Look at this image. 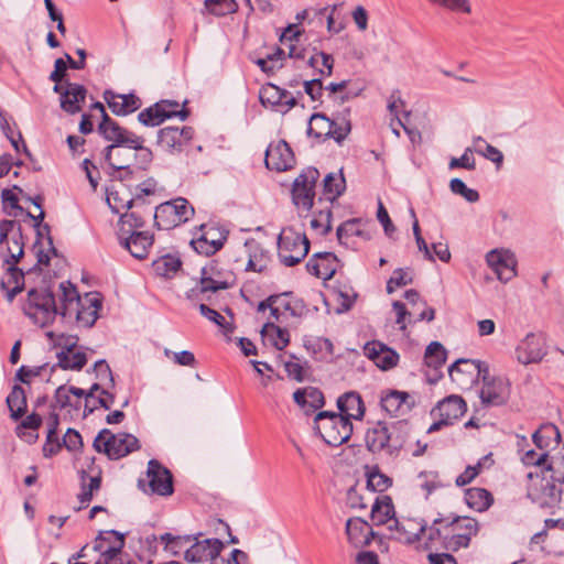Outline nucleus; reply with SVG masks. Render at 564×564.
<instances>
[{
    "mask_svg": "<svg viewBox=\"0 0 564 564\" xmlns=\"http://www.w3.org/2000/svg\"><path fill=\"white\" fill-rule=\"evenodd\" d=\"M147 478L150 491L154 495L167 497L174 491L171 471L158 460L151 459L148 464Z\"/></svg>",
    "mask_w": 564,
    "mask_h": 564,
    "instance_id": "22",
    "label": "nucleus"
},
{
    "mask_svg": "<svg viewBox=\"0 0 564 564\" xmlns=\"http://www.w3.org/2000/svg\"><path fill=\"white\" fill-rule=\"evenodd\" d=\"M182 262L177 257L167 254L154 262V269L159 275L170 278L181 269Z\"/></svg>",
    "mask_w": 564,
    "mask_h": 564,
    "instance_id": "58",
    "label": "nucleus"
},
{
    "mask_svg": "<svg viewBox=\"0 0 564 564\" xmlns=\"http://www.w3.org/2000/svg\"><path fill=\"white\" fill-rule=\"evenodd\" d=\"M4 273L0 280V288L7 300L12 302L14 296L24 288V272L17 264H2Z\"/></svg>",
    "mask_w": 564,
    "mask_h": 564,
    "instance_id": "32",
    "label": "nucleus"
},
{
    "mask_svg": "<svg viewBox=\"0 0 564 564\" xmlns=\"http://www.w3.org/2000/svg\"><path fill=\"white\" fill-rule=\"evenodd\" d=\"M248 252L247 270L262 272L269 263L268 252L254 240L245 245Z\"/></svg>",
    "mask_w": 564,
    "mask_h": 564,
    "instance_id": "45",
    "label": "nucleus"
},
{
    "mask_svg": "<svg viewBox=\"0 0 564 564\" xmlns=\"http://www.w3.org/2000/svg\"><path fill=\"white\" fill-rule=\"evenodd\" d=\"M262 340L265 345H270L278 350L284 349L290 343V335L272 322H265L261 329Z\"/></svg>",
    "mask_w": 564,
    "mask_h": 564,
    "instance_id": "41",
    "label": "nucleus"
},
{
    "mask_svg": "<svg viewBox=\"0 0 564 564\" xmlns=\"http://www.w3.org/2000/svg\"><path fill=\"white\" fill-rule=\"evenodd\" d=\"M440 528L435 527H425L423 525V530L421 533L420 542L417 550H432L437 549V542L442 539V528L444 529L443 522H437ZM444 539V535H443Z\"/></svg>",
    "mask_w": 564,
    "mask_h": 564,
    "instance_id": "53",
    "label": "nucleus"
},
{
    "mask_svg": "<svg viewBox=\"0 0 564 564\" xmlns=\"http://www.w3.org/2000/svg\"><path fill=\"white\" fill-rule=\"evenodd\" d=\"M88 469H80L82 490L77 496L78 505L76 510L86 508L93 499L94 492L100 489L101 470L94 465V458L86 457Z\"/></svg>",
    "mask_w": 564,
    "mask_h": 564,
    "instance_id": "20",
    "label": "nucleus"
},
{
    "mask_svg": "<svg viewBox=\"0 0 564 564\" xmlns=\"http://www.w3.org/2000/svg\"><path fill=\"white\" fill-rule=\"evenodd\" d=\"M205 9L217 17L235 13L238 10L236 0H205Z\"/></svg>",
    "mask_w": 564,
    "mask_h": 564,
    "instance_id": "59",
    "label": "nucleus"
},
{
    "mask_svg": "<svg viewBox=\"0 0 564 564\" xmlns=\"http://www.w3.org/2000/svg\"><path fill=\"white\" fill-rule=\"evenodd\" d=\"M106 200L113 213L123 215L133 203V194L122 180H113L106 189Z\"/></svg>",
    "mask_w": 564,
    "mask_h": 564,
    "instance_id": "29",
    "label": "nucleus"
},
{
    "mask_svg": "<svg viewBox=\"0 0 564 564\" xmlns=\"http://www.w3.org/2000/svg\"><path fill=\"white\" fill-rule=\"evenodd\" d=\"M338 414L348 417V421L361 420L365 415V405L361 397L356 392H346L337 400Z\"/></svg>",
    "mask_w": 564,
    "mask_h": 564,
    "instance_id": "39",
    "label": "nucleus"
},
{
    "mask_svg": "<svg viewBox=\"0 0 564 564\" xmlns=\"http://www.w3.org/2000/svg\"><path fill=\"white\" fill-rule=\"evenodd\" d=\"M194 215V208L182 197L159 205L154 213V220L160 229L169 230L177 227Z\"/></svg>",
    "mask_w": 564,
    "mask_h": 564,
    "instance_id": "10",
    "label": "nucleus"
},
{
    "mask_svg": "<svg viewBox=\"0 0 564 564\" xmlns=\"http://www.w3.org/2000/svg\"><path fill=\"white\" fill-rule=\"evenodd\" d=\"M104 98L110 110L117 116L131 113L141 106L140 99L133 94L123 95L106 91Z\"/></svg>",
    "mask_w": 564,
    "mask_h": 564,
    "instance_id": "36",
    "label": "nucleus"
},
{
    "mask_svg": "<svg viewBox=\"0 0 564 564\" xmlns=\"http://www.w3.org/2000/svg\"><path fill=\"white\" fill-rule=\"evenodd\" d=\"M315 430L323 441L330 446H339L352 434V423L343 414L322 411L314 419Z\"/></svg>",
    "mask_w": 564,
    "mask_h": 564,
    "instance_id": "5",
    "label": "nucleus"
},
{
    "mask_svg": "<svg viewBox=\"0 0 564 564\" xmlns=\"http://www.w3.org/2000/svg\"><path fill=\"white\" fill-rule=\"evenodd\" d=\"M132 156V151L126 148V145L110 144L106 148V161L118 171H127Z\"/></svg>",
    "mask_w": 564,
    "mask_h": 564,
    "instance_id": "43",
    "label": "nucleus"
},
{
    "mask_svg": "<svg viewBox=\"0 0 564 564\" xmlns=\"http://www.w3.org/2000/svg\"><path fill=\"white\" fill-rule=\"evenodd\" d=\"M517 358L523 365L539 362L546 354L545 340L542 336L529 334L517 347Z\"/></svg>",
    "mask_w": 564,
    "mask_h": 564,
    "instance_id": "30",
    "label": "nucleus"
},
{
    "mask_svg": "<svg viewBox=\"0 0 564 564\" xmlns=\"http://www.w3.org/2000/svg\"><path fill=\"white\" fill-rule=\"evenodd\" d=\"M333 120L322 113H314L308 122L307 132L316 139H328L332 132Z\"/></svg>",
    "mask_w": 564,
    "mask_h": 564,
    "instance_id": "49",
    "label": "nucleus"
},
{
    "mask_svg": "<svg viewBox=\"0 0 564 564\" xmlns=\"http://www.w3.org/2000/svg\"><path fill=\"white\" fill-rule=\"evenodd\" d=\"M430 3L448 10L456 14L470 15L473 7L470 0H427Z\"/></svg>",
    "mask_w": 564,
    "mask_h": 564,
    "instance_id": "57",
    "label": "nucleus"
},
{
    "mask_svg": "<svg viewBox=\"0 0 564 564\" xmlns=\"http://www.w3.org/2000/svg\"><path fill=\"white\" fill-rule=\"evenodd\" d=\"M467 411L466 401L457 394H451L438 401L431 410L433 424L429 427V432H434L443 426L454 424Z\"/></svg>",
    "mask_w": 564,
    "mask_h": 564,
    "instance_id": "11",
    "label": "nucleus"
},
{
    "mask_svg": "<svg viewBox=\"0 0 564 564\" xmlns=\"http://www.w3.org/2000/svg\"><path fill=\"white\" fill-rule=\"evenodd\" d=\"M98 130L111 144L126 145L128 149L140 148L141 137L120 127L108 115H105V119L99 124Z\"/></svg>",
    "mask_w": 564,
    "mask_h": 564,
    "instance_id": "21",
    "label": "nucleus"
},
{
    "mask_svg": "<svg viewBox=\"0 0 564 564\" xmlns=\"http://www.w3.org/2000/svg\"><path fill=\"white\" fill-rule=\"evenodd\" d=\"M348 542L354 547H364L370 544L375 533L371 525L361 518H351L346 523Z\"/></svg>",
    "mask_w": 564,
    "mask_h": 564,
    "instance_id": "33",
    "label": "nucleus"
},
{
    "mask_svg": "<svg viewBox=\"0 0 564 564\" xmlns=\"http://www.w3.org/2000/svg\"><path fill=\"white\" fill-rule=\"evenodd\" d=\"M395 529V539L400 540L406 544H415L419 546L421 533L423 530V524L413 519H406L401 522L398 521V524H393Z\"/></svg>",
    "mask_w": 564,
    "mask_h": 564,
    "instance_id": "40",
    "label": "nucleus"
},
{
    "mask_svg": "<svg viewBox=\"0 0 564 564\" xmlns=\"http://www.w3.org/2000/svg\"><path fill=\"white\" fill-rule=\"evenodd\" d=\"M124 546V536L123 534L113 531H102L96 538L94 542L93 549L99 553L97 561L106 560H126L122 554V550Z\"/></svg>",
    "mask_w": 564,
    "mask_h": 564,
    "instance_id": "19",
    "label": "nucleus"
},
{
    "mask_svg": "<svg viewBox=\"0 0 564 564\" xmlns=\"http://www.w3.org/2000/svg\"><path fill=\"white\" fill-rule=\"evenodd\" d=\"M259 98L263 106L281 111L284 107H292L294 99L289 93L273 84H267L260 89Z\"/></svg>",
    "mask_w": 564,
    "mask_h": 564,
    "instance_id": "34",
    "label": "nucleus"
},
{
    "mask_svg": "<svg viewBox=\"0 0 564 564\" xmlns=\"http://www.w3.org/2000/svg\"><path fill=\"white\" fill-rule=\"evenodd\" d=\"M394 516L392 499L389 496H377L371 506V520L373 524H388L389 529H393V524H398Z\"/></svg>",
    "mask_w": 564,
    "mask_h": 564,
    "instance_id": "35",
    "label": "nucleus"
},
{
    "mask_svg": "<svg viewBox=\"0 0 564 564\" xmlns=\"http://www.w3.org/2000/svg\"><path fill=\"white\" fill-rule=\"evenodd\" d=\"M225 240V235L214 227H208L198 239L193 241V246L199 253L209 256L217 252L224 246Z\"/></svg>",
    "mask_w": 564,
    "mask_h": 564,
    "instance_id": "38",
    "label": "nucleus"
},
{
    "mask_svg": "<svg viewBox=\"0 0 564 564\" xmlns=\"http://www.w3.org/2000/svg\"><path fill=\"white\" fill-rule=\"evenodd\" d=\"M480 380L479 399L484 405L499 406L509 400L511 384L507 378L491 376L488 367Z\"/></svg>",
    "mask_w": 564,
    "mask_h": 564,
    "instance_id": "12",
    "label": "nucleus"
},
{
    "mask_svg": "<svg viewBox=\"0 0 564 564\" xmlns=\"http://www.w3.org/2000/svg\"><path fill=\"white\" fill-rule=\"evenodd\" d=\"M391 486V479L379 470H372L368 474L367 489H370L368 496L375 492H382Z\"/></svg>",
    "mask_w": 564,
    "mask_h": 564,
    "instance_id": "63",
    "label": "nucleus"
},
{
    "mask_svg": "<svg viewBox=\"0 0 564 564\" xmlns=\"http://www.w3.org/2000/svg\"><path fill=\"white\" fill-rule=\"evenodd\" d=\"M528 497L541 508H556L562 501L563 484L545 468L529 473Z\"/></svg>",
    "mask_w": 564,
    "mask_h": 564,
    "instance_id": "4",
    "label": "nucleus"
},
{
    "mask_svg": "<svg viewBox=\"0 0 564 564\" xmlns=\"http://www.w3.org/2000/svg\"><path fill=\"white\" fill-rule=\"evenodd\" d=\"M345 187V178L341 173H329L324 178L323 195L327 200L333 202L343 194Z\"/></svg>",
    "mask_w": 564,
    "mask_h": 564,
    "instance_id": "51",
    "label": "nucleus"
},
{
    "mask_svg": "<svg viewBox=\"0 0 564 564\" xmlns=\"http://www.w3.org/2000/svg\"><path fill=\"white\" fill-rule=\"evenodd\" d=\"M56 356L58 366L65 370H80L87 362L86 354L80 348L58 351Z\"/></svg>",
    "mask_w": 564,
    "mask_h": 564,
    "instance_id": "48",
    "label": "nucleus"
},
{
    "mask_svg": "<svg viewBox=\"0 0 564 564\" xmlns=\"http://www.w3.org/2000/svg\"><path fill=\"white\" fill-rule=\"evenodd\" d=\"M332 213L330 209L326 208L315 213L310 221L312 230L317 235L324 236L332 229Z\"/></svg>",
    "mask_w": 564,
    "mask_h": 564,
    "instance_id": "60",
    "label": "nucleus"
},
{
    "mask_svg": "<svg viewBox=\"0 0 564 564\" xmlns=\"http://www.w3.org/2000/svg\"><path fill=\"white\" fill-rule=\"evenodd\" d=\"M22 310L34 324L41 327L52 323L57 314L54 296L45 289H31L22 303Z\"/></svg>",
    "mask_w": 564,
    "mask_h": 564,
    "instance_id": "6",
    "label": "nucleus"
},
{
    "mask_svg": "<svg viewBox=\"0 0 564 564\" xmlns=\"http://www.w3.org/2000/svg\"><path fill=\"white\" fill-rule=\"evenodd\" d=\"M401 422H377L366 433V444L369 451L378 453L383 449L395 448L401 445V441L397 435L400 431Z\"/></svg>",
    "mask_w": 564,
    "mask_h": 564,
    "instance_id": "14",
    "label": "nucleus"
},
{
    "mask_svg": "<svg viewBox=\"0 0 564 564\" xmlns=\"http://www.w3.org/2000/svg\"><path fill=\"white\" fill-rule=\"evenodd\" d=\"M474 147L475 152L496 163L498 166L501 165L503 161L502 152L499 149L488 144L481 137L474 139Z\"/></svg>",
    "mask_w": 564,
    "mask_h": 564,
    "instance_id": "56",
    "label": "nucleus"
},
{
    "mask_svg": "<svg viewBox=\"0 0 564 564\" xmlns=\"http://www.w3.org/2000/svg\"><path fill=\"white\" fill-rule=\"evenodd\" d=\"M488 365L476 359H458L449 368L451 380L460 389L471 387L486 373Z\"/></svg>",
    "mask_w": 564,
    "mask_h": 564,
    "instance_id": "15",
    "label": "nucleus"
},
{
    "mask_svg": "<svg viewBox=\"0 0 564 564\" xmlns=\"http://www.w3.org/2000/svg\"><path fill=\"white\" fill-rule=\"evenodd\" d=\"M465 500L468 507L482 512L488 510L494 503L492 495L485 488H469L465 492Z\"/></svg>",
    "mask_w": 564,
    "mask_h": 564,
    "instance_id": "46",
    "label": "nucleus"
},
{
    "mask_svg": "<svg viewBox=\"0 0 564 564\" xmlns=\"http://www.w3.org/2000/svg\"><path fill=\"white\" fill-rule=\"evenodd\" d=\"M293 399L305 412L316 410L324 405L322 391L314 387L296 390L293 394Z\"/></svg>",
    "mask_w": 564,
    "mask_h": 564,
    "instance_id": "42",
    "label": "nucleus"
},
{
    "mask_svg": "<svg viewBox=\"0 0 564 564\" xmlns=\"http://www.w3.org/2000/svg\"><path fill=\"white\" fill-rule=\"evenodd\" d=\"M7 404L13 419L22 416L26 409V398L23 388L14 386L7 397Z\"/></svg>",
    "mask_w": 564,
    "mask_h": 564,
    "instance_id": "52",
    "label": "nucleus"
},
{
    "mask_svg": "<svg viewBox=\"0 0 564 564\" xmlns=\"http://www.w3.org/2000/svg\"><path fill=\"white\" fill-rule=\"evenodd\" d=\"M24 254L21 225L14 220L0 223V259L2 264H18Z\"/></svg>",
    "mask_w": 564,
    "mask_h": 564,
    "instance_id": "9",
    "label": "nucleus"
},
{
    "mask_svg": "<svg viewBox=\"0 0 564 564\" xmlns=\"http://www.w3.org/2000/svg\"><path fill=\"white\" fill-rule=\"evenodd\" d=\"M193 138L188 127H165L159 131L158 144L166 152H181Z\"/></svg>",
    "mask_w": 564,
    "mask_h": 564,
    "instance_id": "25",
    "label": "nucleus"
},
{
    "mask_svg": "<svg viewBox=\"0 0 564 564\" xmlns=\"http://www.w3.org/2000/svg\"><path fill=\"white\" fill-rule=\"evenodd\" d=\"M180 117L182 120L187 118V111L184 106L177 101L161 100L153 107H150L139 113V120L145 126H159L165 119Z\"/></svg>",
    "mask_w": 564,
    "mask_h": 564,
    "instance_id": "17",
    "label": "nucleus"
},
{
    "mask_svg": "<svg viewBox=\"0 0 564 564\" xmlns=\"http://www.w3.org/2000/svg\"><path fill=\"white\" fill-rule=\"evenodd\" d=\"M312 67L316 68L322 76H329L333 72L334 58L323 52H317L310 58Z\"/></svg>",
    "mask_w": 564,
    "mask_h": 564,
    "instance_id": "64",
    "label": "nucleus"
},
{
    "mask_svg": "<svg viewBox=\"0 0 564 564\" xmlns=\"http://www.w3.org/2000/svg\"><path fill=\"white\" fill-rule=\"evenodd\" d=\"M338 265L339 261L334 253L319 252L308 260L306 269L312 275L322 280H328L335 274Z\"/></svg>",
    "mask_w": 564,
    "mask_h": 564,
    "instance_id": "31",
    "label": "nucleus"
},
{
    "mask_svg": "<svg viewBox=\"0 0 564 564\" xmlns=\"http://www.w3.org/2000/svg\"><path fill=\"white\" fill-rule=\"evenodd\" d=\"M94 447L110 459H119L137 451L139 448V441L132 434L123 432L113 434L105 429L95 437Z\"/></svg>",
    "mask_w": 564,
    "mask_h": 564,
    "instance_id": "8",
    "label": "nucleus"
},
{
    "mask_svg": "<svg viewBox=\"0 0 564 564\" xmlns=\"http://www.w3.org/2000/svg\"><path fill=\"white\" fill-rule=\"evenodd\" d=\"M95 370L99 378V382L94 383L86 393L83 389L75 387L61 386L55 391L54 408L67 410H79L83 400L85 410L89 413L102 408L108 410L113 404V394L110 391L115 387L113 377L108 364L104 360L95 364Z\"/></svg>",
    "mask_w": 564,
    "mask_h": 564,
    "instance_id": "1",
    "label": "nucleus"
},
{
    "mask_svg": "<svg viewBox=\"0 0 564 564\" xmlns=\"http://www.w3.org/2000/svg\"><path fill=\"white\" fill-rule=\"evenodd\" d=\"M364 354L381 370H390L399 362V354L378 340L367 343Z\"/></svg>",
    "mask_w": 564,
    "mask_h": 564,
    "instance_id": "28",
    "label": "nucleus"
},
{
    "mask_svg": "<svg viewBox=\"0 0 564 564\" xmlns=\"http://www.w3.org/2000/svg\"><path fill=\"white\" fill-rule=\"evenodd\" d=\"M185 550V560L189 563H207L215 560L224 549L218 539L196 540Z\"/></svg>",
    "mask_w": 564,
    "mask_h": 564,
    "instance_id": "24",
    "label": "nucleus"
},
{
    "mask_svg": "<svg viewBox=\"0 0 564 564\" xmlns=\"http://www.w3.org/2000/svg\"><path fill=\"white\" fill-rule=\"evenodd\" d=\"M45 336L47 340L56 348H59V351L64 350H73L78 348V337L74 335L66 334H55L54 332H46Z\"/></svg>",
    "mask_w": 564,
    "mask_h": 564,
    "instance_id": "61",
    "label": "nucleus"
},
{
    "mask_svg": "<svg viewBox=\"0 0 564 564\" xmlns=\"http://www.w3.org/2000/svg\"><path fill=\"white\" fill-rule=\"evenodd\" d=\"M300 30L296 25H289L280 37V42L289 51L292 58L303 57V50L299 46Z\"/></svg>",
    "mask_w": 564,
    "mask_h": 564,
    "instance_id": "50",
    "label": "nucleus"
},
{
    "mask_svg": "<svg viewBox=\"0 0 564 564\" xmlns=\"http://www.w3.org/2000/svg\"><path fill=\"white\" fill-rule=\"evenodd\" d=\"M258 314L265 322H283L294 312L291 308V300L286 295L270 296L258 306Z\"/></svg>",
    "mask_w": 564,
    "mask_h": 564,
    "instance_id": "27",
    "label": "nucleus"
},
{
    "mask_svg": "<svg viewBox=\"0 0 564 564\" xmlns=\"http://www.w3.org/2000/svg\"><path fill=\"white\" fill-rule=\"evenodd\" d=\"M488 267L495 272L497 279L503 283L517 275V258L514 253L505 248L492 249L486 254Z\"/></svg>",
    "mask_w": 564,
    "mask_h": 564,
    "instance_id": "16",
    "label": "nucleus"
},
{
    "mask_svg": "<svg viewBox=\"0 0 564 564\" xmlns=\"http://www.w3.org/2000/svg\"><path fill=\"white\" fill-rule=\"evenodd\" d=\"M61 315L82 327H90L98 318L101 310V296L97 292L79 295L70 282L59 284Z\"/></svg>",
    "mask_w": 564,
    "mask_h": 564,
    "instance_id": "2",
    "label": "nucleus"
},
{
    "mask_svg": "<svg viewBox=\"0 0 564 564\" xmlns=\"http://www.w3.org/2000/svg\"><path fill=\"white\" fill-rule=\"evenodd\" d=\"M533 442L540 451L547 453L561 442V434L554 424L542 425L534 434Z\"/></svg>",
    "mask_w": 564,
    "mask_h": 564,
    "instance_id": "44",
    "label": "nucleus"
},
{
    "mask_svg": "<svg viewBox=\"0 0 564 564\" xmlns=\"http://www.w3.org/2000/svg\"><path fill=\"white\" fill-rule=\"evenodd\" d=\"M215 272L214 265L204 267L202 269V276H200V290L202 292H208V291H217L223 290L227 288V283L213 278V274Z\"/></svg>",
    "mask_w": 564,
    "mask_h": 564,
    "instance_id": "62",
    "label": "nucleus"
},
{
    "mask_svg": "<svg viewBox=\"0 0 564 564\" xmlns=\"http://www.w3.org/2000/svg\"><path fill=\"white\" fill-rule=\"evenodd\" d=\"M143 226V219L135 213H127L120 216L119 240L120 245L135 259L148 257L154 242L150 231L139 230Z\"/></svg>",
    "mask_w": 564,
    "mask_h": 564,
    "instance_id": "3",
    "label": "nucleus"
},
{
    "mask_svg": "<svg viewBox=\"0 0 564 564\" xmlns=\"http://www.w3.org/2000/svg\"><path fill=\"white\" fill-rule=\"evenodd\" d=\"M264 162L269 170L284 172L293 167L295 158L289 144L283 140H279L270 143L268 147Z\"/></svg>",
    "mask_w": 564,
    "mask_h": 564,
    "instance_id": "26",
    "label": "nucleus"
},
{
    "mask_svg": "<svg viewBox=\"0 0 564 564\" xmlns=\"http://www.w3.org/2000/svg\"><path fill=\"white\" fill-rule=\"evenodd\" d=\"M337 237L341 245L356 248L371 238L369 224L362 219H349L337 228Z\"/></svg>",
    "mask_w": 564,
    "mask_h": 564,
    "instance_id": "23",
    "label": "nucleus"
},
{
    "mask_svg": "<svg viewBox=\"0 0 564 564\" xmlns=\"http://www.w3.org/2000/svg\"><path fill=\"white\" fill-rule=\"evenodd\" d=\"M194 539L191 536H174L171 533H164L160 535V542L165 545V549L174 555L185 552L187 545L192 543Z\"/></svg>",
    "mask_w": 564,
    "mask_h": 564,
    "instance_id": "55",
    "label": "nucleus"
},
{
    "mask_svg": "<svg viewBox=\"0 0 564 564\" xmlns=\"http://www.w3.org/2000/svg\"><path fill=\"white\" fill-rule=\"evenodd\" d=\"M446 360V350L445 348L437 341L431 343L424 356L425 365L430 368L437 370L441 368Z\"/></svg>",
    "mask_w": 564,
    "mask_h": 564,
    "instance_id": "54",
    "label": "nucleus"
},
{
    "mask_svg": "<svg viewBox=\"0 0 564 564\" xmlns=\"http://www.w3.org/2000/svg\"><path fill=\"white\" fill-rule=\"evenodd\" d=\"M444 545L446 549L457 551L468 546L471 538L478 532V523L469 517H460L444 525Z\"/></svg>",
    "mask_w": 564,
    "mask_h": 564,
    "instance_id": "13",
    "label": "nucleus"
},
{
    "mask_svg": "<svg viewBox=\"0 0 564 564\" xmlns=\"http://www.w3.org/2000/svg\"><path fill=\"white\" fill-rule=\"evenodd\" d=\"M310 241L306 235L293 227L281 230L278 239V256L281 262L292 267L301 262L307 254Z\"/></svg>",
    "mask_w": 564,
    "mask_h": 564,
    "instance_id": "7",
    "label": "nucleus"
},
{
    "mask_svg": "<svg viewBox=\"0 0 564 564\" xmlns=\"http://www.w3.org/2000/svg\"><path fill=\"white\" fill-rule=\"evenodd\" d=\"M86 97L84 86L75 83H67L64 93L61 96V107L68 113H76L82 110Z\"/></svg>",
    "mask_w": 564,
    "mask_h": 564,
    "instance_id": "37",
    "label": "nucleus"
},
{
    "mask_svg": "<svg viewBox=\"0 0 564 564\" xmlns=\"http://www.w3.org/2000/svg\"><path fill=\"white\" fill-rule=\"evenodd\" d=\"M409 395L401 391H389L381 397V408L391 416H398L406 409Z\"/></svg>",
    "mask_w": 564,
    "mask_h": 564,
    "instance_id": "47",
    "label": "nucleus"
},
{
    "mask_svg": "<svg viewBox=\"0 0 564 564\" xmlns=\"http://www.w3.org/2000/svg\"><path fill=\"white\" fill-rule=\"evenodd\" d=\"M319 173L316 169H307L300 174L293 184L292 198L297 208L310 210L314 202V187Z\"/></svg>",
    "mask_w": 564,
    "mask_h": 564,
    "instance_id": "18",
    "label": "nucleus"
}]
</instances>
